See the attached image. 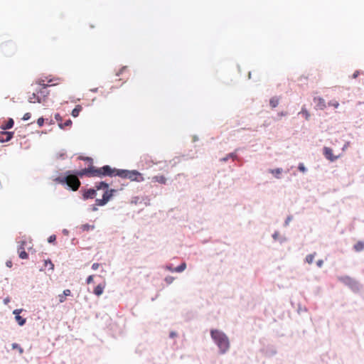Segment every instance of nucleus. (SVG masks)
<instances>
[{"mask_svg":"<svg viewBox=\"0 0 364 364\" xmlns=\"http://www.w3.org/2000/svg\"><path fill=\"white\" fill-rule=\"evenodd\" d=\"M59 81H60L59 78L48 79V77H46V80H43V79H38L36 81V84H38V85H43V90L41 91V92L43 93V96H39L38 92L36 91V92L32 93V95L28 97L29 102H31V103H36V102L42 103V102H45L46 97H48V95L49 94V92L47 90V87L48 86H54V85H58Z\"/></svg>","mask_w":364,"mask_h":364,"instance_id":"2","label":"nucleus"},{"mask_svg":"<svg viewBox=\"0 0 364 364\" xmlns=\"http://www.w3.org/2000/svg\"><path fill=\"white\" fill-rule=\"evenodd\" d=\"M298 168H299V170L300 171H301V172H303V173L306 171V168H305V166H304V164H300L299 165V166H298Z\"/></svg>","mask_w":364,"mask_h":364,"instance_id":"32","label":"nucleus"},{"mask_svg":"<svg viewBox=\"0 0 364 364\" xmlns=\"http://www.w3.org/2000/svg\"><path fill=\"white\" fill-rule=\"evenodd\" d=\"M14 124V122L13 119L10 118V119H9V120L6 122L3 123L1 125V129L3 130L9 129L13 127Z\"/></svg>","mask_w":364,"mask_h":364,"instance_id":"13","label":"nucleus"},{"mask_svg":"<svg viewBox=\"0 0 364 364\" xmlns=\"http://www.w3.org/2000/svg\"><path fill=\"white\" fill-rule=\"evenodd\" d=\"M357 77V73H354L353 74V77Z\"/></svg>","mask_w":364,"mask_h":364,"instance_id":"46","label":"nucleus"},{"mask_svg":"<svg viewBox=\"0 0 364 364\" xmlns=\"http://www.w3.org/2000/svg\"><path fill=\"white\" fill-rule=\"evenodd\" d=\"M47 263H49V266H50V269H53L54 268V264L52 263V262L50 260H46L45 261V265L47 266Z\"/></svg>","mask_w":364,"mask_h":364,"instance_id":"31","label":"nucleus"},{"mask_svg":"<svg viewBox=\"0 0 364 364\" xmlns=\"http://www.w3.org/2000/svg\"><path fill=\"white\" fill-rule=\"evenodd\" d=\"M328 105L329 106H333L335 108H337L339 106V103L337 102V101H331L328 103Z\"/></svg>","mask_w":364,"mask_h":364,"instance_id":"27","label":"nucleus"},{"mask_svg":"<svg viewBox=\"0 0 364 364\" xmlns=\"http://www.w3.org/2000/svg\"><path fill=\"white\" fill-rule=\"evenodd\" d=\"M315 255L316 253L308 255L306 257V262H308L309 264H311L314 259Z\"/></svg>","mask_w":364,"mask_h":364,"instance_id":"22","label":"nucleus"},{"mask_svg":"<svg viewBox=\"0 0 364 364\" xmlns=\"http://www.w3.org/2000/svg\"><path fill=\"white\" fill-rule=\"evenodd\" d=\"M100 267V264L99 263H94L92 265V269L93 270H97Z\"/></svg>","mask_w":364,"mask_h":364,"instance_id":"37","label":"nucleus"},{"mask_svg":"<svg viewBox=\"0 0 364 364\" xmlns=\"http://www.w3.org/2000/svg\"><path fill=\"white\" fill-rule=\"evenodd\" d=\"M210 335L222 353H226L230 348V341L228 336L222 331L213 329Z\"/></svg>","mask_w":364,"mask_h":364,"instance_id":"3","label":"nucleus"},{"mask_svg":"<svg viewBox=\"0 0 364 364\" xmlns=\"http://www.w3.org/2000/svg\"><path fill=\"white\" fill-rule=\"evenodd\" d=\"M113 171V176H117L122 178H128L132 181L141 182L144 180L142 174L136 170L129 171L114 168Z\"/></svg>","mask_w":364,"mask_h":364,"instance_id":"4","label":"nucleus"},{"mask_svg":"<svg viewBox=\"0 0 364 364\" xmlns=\"http://www.w3.org/2000/svg\"><path fill=\"white\" fill-rule=\"evenodd\" d=\"M32 248V242L29 239L24 238L23 240L18 242V253L21 259H28V255L26 252V249L31 250Z\"/></svg>","mask_w":364,"mask_h":364,"instance_id":"7","label":"nucleus"},{"mask_svg":"<svg viewBox=\"0 0 364 364\" xmlns=\"http://www.w3.org/2000/svg\"><path fill=\"white\" fill-rule=\"evenodd\" d=\"M301 113L305 117V119L306 120L309 119V118L310 117V114H309V112L306 109L303 108L301 112Z\"/></svg>","mask_w":364,"mask_h":364,"instance_id":"25","label":"nucleus"},{"mask_svg":"<svg viewBox=\"0 0 364 364\" xmlns=\"http://www.w3.org/2000/svg\"><path fill=\"white\" fill-rule=\"evenodd\" d=\"M186 268V264L185 262L181 263L179 266L174 268V271L177 272H181L184 271Z\"/></svg>","mask_w":364,"mask_h":364,"instance_id":"21","label":"nucleus"},{"mask_svg":"<svg viewBox=\"0 0 364 364\" xmlns=\"http://www.w3.org/2000/svg\"><path fill=\"white\" fill-rule=\"evenodd\" d=\"M166 282L167 284H171L172 283V282L173 281V277H167L166 279H165Z\"/></svg>","mask_w":364,"mask_h":364,"instance_id":"35","label":"nucleus"},{"mask_svg":"<svg viewBox=\"0 0 364 364\" xmlns=\"http://www.w3.org/2000/svg\"><path fill=\"white\" fill-rule=\"evenodd\" d=\"M323 260L320 259V260H318L317 262H316V264L318 267H321L322 265H323Z\"/></svg>","mask_w":364,"mask_h":364,"instance_id":"39","label":"nucleus"},{"mask_svg":"<svg viewBox=\"0 0 364 364\" xmlns=\"http://www.w3.org/2000/svg\"><path fill=\"white\" fill-rule=\"evenodd\" d=\"M12 265V262L11 261H8L6 262V266L9 267H11Z\"/></svg>","mask_w":364,"mask_h":364,"instance_id":"41","label":"nucleus"},{"mask_svg":"<svg viewBox=\"0 0 364 364\" xmlns=\"http://www.w3.org/2000/svg\"><path fill=\"white\" fill-rule=\"evenodd\" d=\"M58 299L60 303H63L66 300V296L63 294H59Z\"/></svg>","mask_w":364,"mask_h":364,"instance_id":"26","label":"nucleus"},{"mask_svg":"<svg viewBox=\"0 0 364 364\" xmlns=\"http://www.w3.org/2000/svg\"><path fill=\"white\" fill-rule=\"evenodd\" d=\"M55 119L58 122V124L59 123H62V117L60 116V114L57 113L55 114Z\"/></svg>","mask_w":364,"mask_h":364,"instance_id":"28","label":"nucleus"},{"mask_svg":"<svg viewBox=\"0 0 364 364\" xmlns=\"http://www.w3.org/2000/svg\"><path fill=\"white\" fill-rule=\"evenodd\" d=\"M96 189H88L83 193V198L85 200L88 198H94L96 196V192L99 190H104L105 192L102 195V199H96L95 205L97 206H102L107 203V202L113 196V193L115 192L114 189H109V185L105 182H100L95 186Z\"/></svg>","mask_w":364,"mask_h":364,"instance_id":"1","label":"nucleus"},{"mask_svg":"<svg viewBox=\"0 0 364 364\" xmlns=\"http://www.w3.org/2000/svg\"><path fill=\"white\" fill-rule=\"evenodd\" d=\"M341 282L343 283L348 284V285H354L356 284L357 282L351 277L348 276H344L339 279Z\"/></svg>","mask_w":364,"mask_h":364,"instance_id":"11","label":"nucleus"},{"mask_svg":"<svg viewBox=\"0 0 364 364\" xmlns=\"http://www.w3.org/2000/svg\"><path fill=\"white\" fill-rule=\"evenodd\" d=\"M279 103V98L277 97H273L269 100V105L272 108H275Z\"/></svg>","mask_w":364,"mask_h":364,"instance_id":"17","label":"nucleus"},{"mask_svg":"<svg viewBox=\"0 0 364 364\" xmlns=\"http://www.w3.org/2000/svg\"><path fill=\"white\" fill-rule=\"evenodd\" d=\"M14 133L11 132H0V141L6 142L11 139Z\"/></svg>","mask_w":364,"mask_h":364,"instance_id":"9","label":"nucleus"},{"mask_svg":"<svg viewBox=\"0 0 364 364\" xmlns=\"http://www.w3.org/2000/svg\"><path fill=\"white\" fill-rule=\"evenodd\" d=\"M22 309H15L13 314H15V319L20 326H23L26 323V318H22L19 314L22 311Z\"/></svg>","mask_w":364,"mask_h":364,"instance_id":"10","label":"nucleus"},{"mask_svg":"<svg viewBox=\"0 0 364 364\" xmlns=\"http://www.w3.org/2000/svg\"><path fill=\"white\" fill-rule=\"evenodd\" d=\"M323 154L324 156L331 161H335L337 160L340 155L336 156L333 154V149L331 148L325 146L323 149Z\"/></svg>","mask_w":364,"mask_h":364,"instance_id":"8","label":"nucleus"},{"mask_svg":"<svg viewBox=\"0 0 364 364\" xmlns=\"http://www.w3.org/2000/svg\"><path fill=\"white\" fill-rule=\"evenodd\" d=\"M31 118V114L29 112L26 113L23 117H22V119L23 121L28 120Z\"/></svg>","mask_w":364,"mask_h":364,"instance_id":"30","label":"nucleus"},{"mask_svg":"<svg viewBox=\"0 0 364 364\" xmlns=\"http://www.w3.org/2000/svg\"><path fill=\"white\" fill-rule=\"evenodd\" d=\"M168 269L171 272H175V271H174V268H172V267H168Z\"/></svg>","mask_w":364,"mask_h":364,"instance_id":"44","label":"nucleus"},{"mask_svg":"<svg viewBox=\"0 0 364 364\" xmlns=\"http://www.w3.org/2000/svg\"><path fill=\"white\" fill-rule=\"evenodd\" d=\"M314 102L320 109H323L326 107L325 100L321 97L314 98Z\"/></svg>","mask_w":364,"mask_h":364,"instance_id":"12","label":"nucleus"},{"mask_svg":"<svg viewBox=\"0 0 364 364\" xmlns=\"http://www.w3.org/2000/svg\"><path fill=\"white\" fill-rule=\"evenodd\" d=\"M279 114H280L281 116H284V114L283 112H281Z\"/></svg>","mask_w":364,"mask_h":364,"instance_id":"47","label":"nucleus"},{"mask_svg":"<svg viewBox=\"0 0 364 364\" xmlns=\"http://www.w3.org/2000/svg\"><path fill=\"white\" fill-rule=\"evenodd\" d=\"M55 181L60 184H67L73 191H77L80 186V181L76 175L69 174L65 176H59Z\"/></svg>","mask_w":364,"mask_h":364,"instance_id":"5","label":"nucleus"},{"mask_svg":"<svg viewBox=\"0 0 364 364\" xmlns=\"http://www.w3.org/2000/svg\"><path fill=\"white\" fill-rule=\"evenodd\" d=\"M37 124L39 127H42L44 124V119L43 117H40L37 120Z\"/></svg>","mask_w":364,"mask_h":364,"instance_id":"29","label":"nucleus"},{"mask_svg":"<svg viewBox=\"0 0 364 364\" xmlns=\"http://www.w3.org/2000/svg\"><path fill=\"white\" fill-rule=\"evenodd\" d=\"M105 287V284H98L93 291L94 294L97 296H100L103 293Z\"/></svg>","mask_w":364,"mask_h":364,"instance_id":"15","label":"nucleus"},{"mask_svg":"<svg viewBox=\"0 0 364 364\" xmlns=\"http://www.w3.org/2000/svg\"><path fill=\"white\" fill-rule=\"evenodd\" d=\"M353 249L356 252H360V251L363 250H364V242L358 241V242H356L354 245Z\"/></svg>","mask_w":364,"mask_h":364,"instance_id":"16","label":"nucleus"},{"mask_svg":"<svg viewBox=\"0 0 364 364\" xmlns=\"http://www.w3.org/2000/svg\"><path fill=\"white\" fill-rule=\"evenodd\" d=\"M12 348L18 350L20 354H23V349L18 343H13Z\"/></svg>","mask_w":364,"mask_h":364,"instance_id":"23","label":"nucleus"},{"mask_svg":"<svg viewBox=\"0 0 364 364\" xmlns=\"http://www.w3.org/2000/svg\"><path fill=\"white\" fill-rule=\"evenodd\" d=\"M71 125H72V121L70 119L66 120L64 123H59L58 124V126L61 129H64L65 127H70Z\"/></svg>","mask_w":364,"mask_h":364,"instance_id":"20","label":"nucleus"},{"mask_svg":"<svg viewBox=\"0 0 364 364\" xmlns=\"http://www.w3.org/2000/svg\"><path fill=\"white\" fill-rule=\"evenodd\" d=\"M41 87L39 90H37L36 91L38 92L39 96H43V93L41 91L43 90V85H40Z\"/></svg>","mask_w":364,"mask_h":364,"instance_id":"38","label":"nucleus"},{"mask_svg":"<svg viewBox=\"0 0 364 364\" xmlns=\"http://www.w3.org/2000/svg\"><path fill=\"white\" fill-rule=\"evenodd\" d=\"M152 182H157L161 184H165L166 183V178L164 176H155L151 178Z\"/></svg>","mask_w":364,"mask_h":364,"instance_id":"14","label":"nucleus"},{"mask_svg":"<svg viewBox=\"0 0 364 364\" xmlns=\"http://www.w3.org/2000/svg\"><path fill=\"white\" fill-rule=\"evenodd\" d=\"M88 168L81 170L80 171L77 172V175L80 176H82L84 175H86L88 176Z\"/></svg>","mask_w":364,"mask_h":364,"instance_id":"24","label":"nucleus"},{"mask_svg":"<svg viewBox=\"0 0 364 364\" xmlns=\"http://www.w3.org/2000/svg\"><path fill=\"white\" fill-rule=\"evenodd\" d=\"M291 217H290V216L287 218V220L285 221L286 225H287L289 224V223L291 221Z\"/></svg>","mask_w":364,"mask_h":364,"instance_id":"40","label":"nucleus"},{"mask_svg":"<svg viewBox=\"0 0 364 364\" xmlns=\"http://www.w3.org/2000/svg\"><path fill=\"white\" fill-rule=\"evenodd\" d=\"M175 335L176 334L174 333H171L170 336H171V337H173V336H175Z\"/></svg>","mask_w":364,"mask_h":364,"instance_id":"45","label":"nucleus"},{"mask_svg":"<svg viewBox=\"0 0 364 364\" xmlns=\"http://www.w3.org/2000/svg\"><path fill=\"white\" fill-rule=\"evenodd\" d=\"M269 172L272 174H273L276 178H279V175L282 172V169L280 168H275V169H270Z\"/></svg>","mask_w":364,"mask_h":364,"instance_id":"19","label":"nucleus"},{"mask_svg":"<svg viewBox=\"0 0 364 364\" xmlns=\"http://www.w3.org/2000/svg\"><path fill=\"white\" fill-rule=\"evenodd\" d=\"M82 107L81 105H77L72 111V115L74 117H77L79 115V113L82 110Z\"/></svg>","mask_w":364,"mask_h":364,"instance_id":"18","label":"nucleus"},{"mask_svg":"<svg viewBox=\"0 0 364 364\" xmlns=\"http://www.w3.org/2000/svg\"><path fill=\"white\" fill-rule=\"evenodd\" d=\"M4 304H8V303L9 302V298H6V299H5L4 300Z\"/></svg>","mask_w":364,"mask_h":364,"instance_id":"42","label":"nucleus"},{"mask_svg":"<svg viewBox=\"0 0 364 364\" xmlns=\"http://www.w3.org/2000/svg\"><path fill=\"white\" fill-rule=\"evenodd\" d=\"M56 240V236L55 235H52L48 237V242H53Z\"/></svg>","mask_w":364,"mask_h":364,"instance_id":"33","label":"nucleus"},{"mask_svg":"<svg viewBox=\"0 0 364 364\" xmlns=\"http://www.w3.org/2000/svg\"><path fill=\"white\" fill-rule=\"evenodd\" d=\"M94 277L93 275H90L87 278V283L90 284L93 282Z\"/></svg>","mask_w":364,"mask_h":364,"instance_id":"36","label":"nucleus"},{"mask_svg":"<svg viewBox=\"0 0 364 364\" xmlns=\"http://www.w3.org/2000/svg\"><path fill=\"white\" fill-rule=\"evenodd\" d=\"M63 294L65 296H71V291L70 289H65L63 291Z\"/></svg>","mask_w":364,"mask_h":364,"instance_id":"34","label":"nucleus"},{"mask_svg":"<svg viewBox=\"0 0 364 364\" xmlns=\"http://www.w3.org/2000/svg\"><path fill=\"white\" fill-rule=\"evenodd\" d=\"M92 210L93 211H97V208L96 207V205L95 206L92 207Z\"/></svg>","mask_w":364,"mask_h":364,"instance_id":"43","label":"nucleus"},{"mask_svg":"<svg viewBox=\"0 0 364 364\" xmlns=\"http://www.w3.org/2000/svg\"><path fill=\"white\" fill-rule=\"evenodd\" d=\"M113 170L114 168H111L108 165L104 166L101 168L91 166L88 168V176H113Z\"/></svg>","mask_w":364,"mask_h":364,"instance_id":"6","label":"nucleus"}]
</instances>
